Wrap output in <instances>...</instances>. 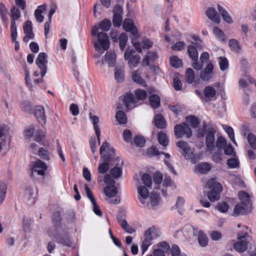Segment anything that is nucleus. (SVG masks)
<instances>
[{
  "label": "nucleus",
  "mask_w": 256,
  "mask_h": 256,
  "mask_svg": "<svg viewBox=\"0 0 256 256\" xmlns=\"http://www.w3.org/2000/svg\"><path fill=\"white\" fill-rule=\"evenodd\" d=\"M98 28L94 27L92 34L93 36L97 37V40L94 42V46L97 51L94 57L99 58L110 47V41L108 34L105 32H98Z\"/></svg>",
  "instance_id": "f257e3e1"
},
{
  "label": "nucleus",
  "mask_w": 256,
  "mask_h": 256,
  "mask_svg": "<svg viewBox=\"0 0 256 256\" xmlns=\"http://www.w3.org/2000/svg\"><path fill=\"white\" fill-rule=\"evenodd\" d=\"M216 129L206 122L202 124V128L198 130V136L204 137L206 134V146L209 151L214 148Z\"/></svg>",
  "instance_id": "f03ea898"
},
{
  "label": "nucleus",
  "mask_w": 256,
  "mask_h": 256,
  "mask_svg": "<svg viewBox=\"0 0 256 256\" xmlns=\"http://www.w3.org/2000/svg\"><path fill=\"white\" fill-rule=\"evenodd\" d=\"M251 231L248 226H243L242 230L238 234V242L233 244L234 249L238 252H244L248 248V243L252 240Z\"/></svg>",
  "instance_id": "7ed1b4c3"
},
{
  "label": "nucleus",
  "mask_w": 256,
  "mask_h": 256,
  "mask_svg": "<svg viewBox=\"0 0 256 256\" xmlns=\"http://www.w3.org/2000/svg\"><path fill=\"white\" fill-rule=\"evenodd\" d=\"M136 98L132 94H126L122 99L128 109L134 108L138 100H144L146 98V92L144 90H137L135 92Z\"/></svg>",
  "instance_id": "20e7f679"
},
{
  "label": "nucleus",
  "mask_w": 256,
  "mask_h": 256,
  "mask_svg": "<svg viewBox=\"0 0 256 256\" xmlns=\"http://www.w3.org/2000/svg\"><path fill=\"white\" fill-rule=\"evenodd\" d=\"M206 186L212 190L208 194V198L211 202L218 200L220 198V193L222 191L221 184L216 181L214 178L210 179L206 184Z\"/></svg>",
  "instance_id": "39448f33"
},
{
  "label": "nucleus",
  "mask_w": 256,
  "mask_h": 256,
  "mask_svg": "<svg viewBox=\"0 0 256 256\" xmlns=\"http://www.w3.org/2000/svg\"><path fill=\"white\" fill-rule=\"evenodd\" d=\"M48 233L50 236L51 235L54 236L58 242L68 246H71L72 242L65 228H56V232L52 233V230H50L48 232Z\"/></svg>",
  "instance_id": "423d86ee"
},
{
  "label": "nucleus",
  "mask_w": 256,
  "mask_h": 256,
  "mask_svg": "<svg viewBox=\"0 0 256 256\" xmlns=\"http://www.w3.org/2000/svg\"><path fill=\"white\" fill-rule=\"evenodd\" d=\"M31 172L30 176H34L35 173L40 176H44L45 172L47 170V166L45 162L38 159L35 162H32L30 164Z\"/></svg>",
  "instance_id": "0eeeda50"
},
{
  "label": "nucleus",
  "mask_w": 256,
  "mask_h": 256,
  "mask_svg": "<svg viewBox=\"0 0 256 256\" xmlns=\"http://www.w3.org/2000/svg\"><path fill=\"white\" fill-rule=\"evenodd\" d=\"M174 133L178 138L184 136H186L187 138H190L192 135V130L186 122L176 125L174 128Z\"/></svg>",
  "instance_id": "6e6552de"
},
{
  "label": "nucleus",
  "mask_w": 256,
  "mask_h": 256,
  "mask_svg": "<svg viewBox=\"0 0 256 256\" xmlns=\"http://www.w3.org/2000/svg\"><path fill=\"white\" fill-rule=\"evenodd\" d=\"M100 154L103 160L109 161L112 156L115 154V150L114 148H110L108 143L105 142L100 148Z\"/></svg>",
  "instance_id": "1a4fd4ad"
},
{
  "label": "nucleus",
  "mask_w": 256,
  "mask_h": 256,
  "mask_svg": "<svg viewBox=\"0 0 256 256\" xmlns=\"http://www.w3.org/2000/svg\"><path fill=\"white\" fill-rule=\"evenodd\" d=\"M47 55L44 52H40L38 54L36 60V63L40 70V75L43 78L47 71Z\"/></svg>",
  "instance_id": "9d476101"
},
{
  "label": "nucleus",
  "mask_w": 256,
  "mask_h": 256,
  "mask_svg": "<svg viewBox=\"0 0 256 256\" xmlns=\"http://www.w3.org/2000/svg\"><path fill=\"white\" fill-rule=\"evenodd\" d=\"M204 96L202 97V101L203 102H208L214 100L216 98V91L212 86H207L203 90Z\"/></svg>",
  "instance_id": "9b49d317"
},
{
  "label": "nucleus",
  "mask_w": 256,
  "mask_h": 256,
  "mask_svg": "<svg viewBox=\"0 0 256 256\" xmlns=\"http://www.w3.org/2000/svg\"><path fill=\"white\" fill-rule=\"evenodd\" d=\"M34 114L40 124L44 125L46 124V118L44 108L43 106H36L34 110Z\"/></svg>",
  "instance_id": "f8f14e48"
},
{
  "label": "nucleus",
  "mask_w": 256,
  "mask_h": 256,
  "mask_svg": "<svg viewBox=\"0 0 256 256\" xmlns=\"http://www.w3.org/2000/svg\"><path fill=\"white\" fill-rule=\"evenodd\" d=\"M23 28L25 34V36L23 38V41L25 42H27L29 39H33L34 36L32 30V22L30 20L26 22L24 24Z\"/></svg>",
  "instance_id": "ddd939ff"
},
{
  "label": "nucleus",
  "mask_w": 256,
  "mask_h": 256,
  "mask_svg": "<svg viewBox=\"0 0 256 256\" xmlns=\"http://www.w3.org/2000/svg\"><path fill=\"white\" fill-rule=\"evenodd\" d=\"M122 26L125 30L129 32L134 36H138V30L134 24L132 20L127 18L124 20L122 24Z\"/></svg>",
  "instance_id": "4468645a"
},
{
  "label": "nucleus",
  "mask_w": 256,
  "mask_h": 256,
  "mask_svg": "<svg viewBox=\"0 0 256 256\" xmlns=\"http://www.w3.org/2000/svg\"><path fill=\"white\" fill-rule=\"evenodd\" d=\"M252 209V208L248 207L240 202L235 206L232 215L236 216L240 215L246 214L250 212Z\"/></svg>",
  "instance_id": "2eb2a0df"
},
{
  "label": "nucleus",
  "mask_w": 256,
  "mask_h": 256,
  "mask_svg": "<svg viewBox=\"0 0 256 256\" xmlns=\"http://www.w3.org/2000/svg\"><path fill=\"white\" fill-rule=\"evenodd\" d=\"M138 192L140 197L138 198L140 202L144 205V206H149L148 203H146L145 200L147 199L149 196V192L146 188L143 186H140L137 188Z\"/></svg>",
  "instance_id": "dca6fc26"
},
{
  "label": "nucleus",
  "mask_w": 256,
  "mask_h": 256,
  "mask_svg": "<svg viewBox=\"0 0 256 256\" xmlns=\"http://www.w3.org/2000/svg\"><path fill=\"white\" fill-rule=\"evenodd\" d=\"M152 229L151 228H148L144 233V240L143 241L142 245V254L147 250L148 247L150 245V242L152 240Z\"/></svg>",
  "instance_id": "f3484780"
},
{
  "label": "nucleus",
  "mask_w": 256,
  "mask_h": 256,
  "mask_svg": "<svg viewBox=\"0 0 256 256\" xmlns=\"http://www.w3.org/2000/svg\"><path fill=\"white\" fill-rule=\"evenodd\" d=\"M213 64L212 63H208L204 71L200 74V78L203 80H209L213 76Z\"/></svg>",
  "instance_id": "a211bd4d"
},
{
  "label": "nucleus",
  "mask_w": 256,
  "mask_h": 256,
  "mask_svg": "<svg viewBox=\"0 0 256 256\" xmlns=\"http://www.w3.org/2000/svg\"><path fill=\"white\" fill-rule=\"evenodd\" d=\"M206 14L214 22L217 24L220 23V18L214 8H208L206 12Z\"/></svg>",
  "instance_id": "6ab92c4d"
},
{
  "label": "nucleus",
  "mask_w": 256,
  "mask_h": 256,
  "mask_svg": "<svg viewBox=\"0 0 256 256\" xmlns=\"http://www.w3.org/2000/svg\"><path fill=\"white\" fill-rule=\"evenodd\" d=\"M90 120L92 121L94 128L98 139V144H100V128L98 126V122H99V118L96 116L92 115L91 113L90 114Z\"/></svg>",
  "instance_id": "aec40b11"
},
{
  "label": "nucleus",
  "mask_w": 256,
  "mask_h": 256,
  "mask_svg": "<svg viewBox=\"0 0 256 256\" xmlns=\"http://www.w3.org/2000/svg\"><path fill=\"white\" fill-rule=\"evenodd\" d=\"M238 197L240 203L252 208V200L248 193L245 191H240L238 192Z\"/></svg>",
  "instance_id": "412c9836"
},
{
  "label": "nucleus",
  "mask_w": 256,
  "mask_h": 256,
  "mask_svg": "<svg viewBox=\"0 0 256 256\" xmlns=\"http://www.w3.org/2000/svg\"><path fill=\"white\" fill-rule=\"evenodd\" d=\"M176 146L183 151L182 154L185 157H189L192 154V150L186 142L179 141L176 143Z\"/></svg>",
  "instance_id": "4be33fe9"
},
{
  "label": "nucleus",
  "mask_w": 256,
  "mask_h": 256,
  "mask_svg": "<svg viewBox=\"0 0 256 256\" xmlns=\"http://www.w3.org/2000/svg\"><path fill=\"white\" fill-rule=\"evenodd\" d=\"M52 221L54 224V228H50L49 231L52 230V233L56 232V228H64L60 225V214L59 212H56L54 214Z\"/></svg>",
  "instance_id": "5701e85b"
},
{
  "label": "nucleus",
  "mask_w": 256,
  "mask_h": 256,
  "mask_svg": "<svg viewBox=\"0 0 256 256\" xmlns=\"http://www.w3.org/2000/svg\"><path fill=\"white\" fill-rule=\"evenodd\" d=\"M124 66H117L114 70V78L118 82H122L124 80Z\"/></svg>",
  "instance_id": "b1692460"
},
{
  "label": "nucleus",
  "mask_w": 256,
  "mask_h": 256,
  "mask_svg": "<svg viewBox=\"0 0 256 256\" xmlns=\"http://www.w3.org/2000/svg\"><path fill=\"white\" fill-rule=\"evenodd\" d=\"M104 62H107L109 66L113 67L116 62V54L114 52H109L105 55Z\"/></svg>",
  "instance_id": "393cba45"
},
{
  "label": "nucleus",
  "mask_w": 256,
  "mask_h": 256,
  "mask_svg": "<svg viewBox=\"0 0 256 256\" xmlns=\"http://www.w3.org/2000/svg\"><path fill=\"white\" fill-rule=\"evenodd\" d=\"M195 168L200 173L205 174L211 170L212 166L210 164L204 162L196 166Z\"/></svg>",
  "instance_id": "a878e982"
},
{
  "label": "nucleus",
  "mask_w": 256,
  "mask_h": 256,
  "mask_svg": "<svg viewBox=\"0 0 256 256\" xmlns=\"http://www.w3.org/2000/svg\"><path fill=\"white\" fill-rule=\"evenodd\" d=\"M140 74H141V72L140 69H138L136 70H134V71L132 72V79L134 82H136L142 86H146V82L144 81V80H143L141 78Z\"/></svg>",
  "instance_id": "bb28decb"
},
{
  "label": "nucleus",
  "mask_w": 256,
  "mask_h": 256,
  "mask_svg": "<svg viewBox=\"0 0 256 256\" xmlns=\"http://www.w3.org/2000/svg\"><path fill=\"white\" fill-rule=\"evenodd\" d=\"M112 26L111 22L107 19L105 18L104 20H102V22H100L98 26H94L92 27V29L95 27L97 26L98 28V32H99V30H102L104 32H107L108 31Z\"/></svg>",
  "instance_id": "cd10ccee"
},
{
  "label": "nucleus",
  "mask_w": 256,
  "mask_h": 256,
  "mask_svg": "<svg viewBox=\"0 0 256 256\" xmlns=\"http://www.w3.org/2000/svg\"><path fill=\"white\" fill-rule=\"evenodd\" d=\"M46 8V4H42L38 6V8L35 10L34 16L36 20L38 22H43L44 17L42 15V12L45 11Z\"/></svg>",
  "instance_id": "c85d7f7f"
},
{
  "label": "nucleus",
  "mask_w": 256,
  "mask_h": 256,
  "mask_svg": "<svg viewBox=\"0 0 256 256\" xmlns=\"http://www.w3.org/2000/svg\"><path fill=\"white\" fill-rule=\"evenodd\" d=\"M10 17L11 20V23H16V21L18 20L21 14L20 10L16 6H13L10 10Z\"/></svg>",
  "instance_id": "c756f323"
},
{
  "label": "nucleus",
  "mask_w": 256,
  "mask_h": 256,
  "mask_svg": "<svg viewBox=\"0 0 256 256\" xmlns=\"http://www.w3.org/2000/svg\"><path fill=\"white\" fill-rule=\"evenodd\" d=\"M194 44H191L188 46V53L189 56L192 60H198V52L194 46Z\"/></svg>",
  "instance_id": "7c9ffc66"
},
{
  "label": "nucleus",
  "mask_w": 256,
  "mask_h": 256,
  "mask_svg": "<svg viewBox=\"0 0 256 256\" xmlns=\"http://www.w3.org/2000/svg\"><path fill=\"white\" fill-rule=\"evenodd\" d=\"M34 189L27 188L24 194L25 198L28 200L29 205H32L35 202V197L34 196Z\"/></svg>",
  "instance_id": "2f4dec72"
},
{
  "label": "nucleus",
  "mask_w": 256,
  "mask_h": 256,
  "mask_svg": "<svg viewBox=\"0 0 256 256\" xmlns=\"http://www.w3.org/2000/svg\"><path fill=\"white\" fill-rule=\"evenodd\" d=\"M218 10L224 21L228 24L232 23V17L224 8L218 5Z\"/></svg>",
  "instance_id": "473e14b6"
},
{
  "label": "nucleus",
  "mask_w": 256,
  "mask_h": 256,
  "mask_svg": "<svg viewBox=\"0 0 256 256\" xmlns=\"http://www.w3.org/2000/svg\"><path fill=\"white\" fill-rule=\"evenodd\" d=\"M104 194L110 198L115 196L118 194V190L114 186H106L104 189Z\"/></svg>",
  "instance_id": "72a5a7b5"
},
{
  "label": "nucleus",
  "mask_w": 256,
  "mask_h": 256,
  "mask_svg": "<svg viewBox=\"0 0 256 256\" xmlns=\"http://www.w3.org/2000/svg\"><path fill=\"white\" fill-rule=\"evenodd\" d=\"M154 124L158 128H164L166 126V122L161 114H157L154 118Z\"/></svg>",
  "instance_id": "f704fd0d"
},
{
  "label": "nucleus",
  "mask_w": 256,
  "mask_h": 256,
  "mask_svg": "<svg viewBox=\"0 0 256 256\" xmlns=\"http://www.w3.org/2000/svg\"><path fill=\"white\" fill-rule=\"evenodd\" d=\"M158 58V54L156 52H148L143 59V62L146 66H149L150 62L154 61Z\"/></svg>",
  "instance_id": "c9c22d12"
},
{
  "label": "nucleus",
  "mask_w": 256,
  "mask_h": 256,
  "mask_svg": "<svg viewBox=\"0 0 256 256\" xmlns=\"http://www.w3.org/2000/svg\"><path fill=\"white\" fill-rule=\"evenodd\" d=\"M198 242L200 245L202 247L206 246L208 244V238L202 230L198 231Z\"/></svg>",
  "instance_id": "e433bc0d"
},
{
  "label": "nucleus",
  "mask_w": 256,
  "mask_h": 256,
  "mask_svg": "<svg viewBox=\"0 0 256 256\" xmlns=\"http://www.w3.org/2000/svg\"><path fill=\"white\" fill-rule=\"evenodd\" d=\"M160 98L157 94H152L149 97V102L154 108H157L160 105Z\"/></svg>",
  "instance_id": "4c0bfd02"
},
{
  "label": "nucleus",
  "mask_w": 256,
  "mask_h": 256,
  "mask_svg": "<svg viewBox=\"0 0 256 256\" xmlns=\"http://www.w3.org/2000/svg\"><path fill=\"white\" fill-rule=\"evenodd\" d=\"M140 56L139 55L132 56L129 58L128 64L131 68H134L137 66L139 63Z\"/></svg>",
  "instance_id": "58836bf2"
},
{
  "label": "nucleus",
  "mask_w": 256,
  "mask_h": 256,
  "mask_svg": "<svg viewBox=\"0 0 256 256\" xmlns=\"http://www.w3.org/2000/svg\"><path fill=\"white\" fill-rule=\"evenodd\" d=\"M116 164V166L120 165L118 164ZM110 174L113 178L116 179L121 176L122 174V169L118 166H114L110 170Z\"/></svg>",
  "instance_id": "ea45409f"
},
{
  "label": "nucleus",
  "mask_w": 256,
  "mask_h": 256,
  "mask_svg": "<svg viewBox=\"0 0 256 256\" xmlns=\"http://www.w3.org/2000/svg\"><path fill=\"white\" fill-rule=\"evenodd\" d=\"M7 190L6 184L2 181H0V204H2L6 197Z\"/></svg>",
  "instance_id": "a19ab883"
},
{
  "label": "nucleus",
  "mask_w": 256,
  "mask_h": 256,
  "mask_svg": "<svg viewBox=\"0 0 256 256\" xmlns=\"http://www.w3.org/2000/svg\"><path fill=\"white\" fill-rule=\"evenodd\" d=\"M116 118L120 124H124L126 122V116L124 112L122 110H119L116 113Z\"/></svg>",
  "instance_id": "79ce46f5"
},
{
  "label": "nucleus",
  "mask_w": 256,
  "mask_h": 256,
  "mask_svg": "<svg viewBox=\"0 0 256 256\" xmlns=\"http://www.w3.org/2000/svg\"><path fill=\"white\" fill-rule=\"evenodd\" d=\"M32 223V220L30 218L26 216L23 217L22 220V228L25 232H29L30 229V226Z\"/></svg>",
  "instance_id": "37998d69"
},
{
  "label": "nucleus",
  "mask_w": 256,
  "mask_h": 256,
  "mask_svg": "<svg viewBox=\"0 0 256 256\" xmlns=\"http://www.w3.org/2000/svg\"><path fill=\"white\" fill-rule=\"evenodd\" d=\"M248 143L252 148L256 150V136L252 133H248L247 136Z\"/></svg>",
  "instance_id": "c03bdc74"
},
{
  "label": "nucleus",
  "mask_w": 256,
  "mask_h": 256,
  "mask_svg": "<svg viewBox=\"0 0 256 256\" xmlns=\"http://www.w3.org/2000/svg\"><path fill=\"white\" fill-rule=\"evenodd\" d=\"M223 127L226 132L228 134L230 139L236 146H237V144L234 139V132L232 128L228 126H224Z\"/></svg>",
  "instance_id": "a18cd8bd"
},
{
  "label": "nucleus",
  "mask_w": 256,
  "mask_h": 256,
  "mask_svg": "<svg viewBox=\"0 0 256 256\" xmlns=\"http://www.w3.org/2000/svg\"><path fill=\"white\" fill-rule=\"evenodd\" d=\"M158 142L162 146H166L168 144V140L166 135L163 132H160L158 136Z\"/></svg>",
  "instance_id": "49530a36"
},
{
  "label": "nucleus",
  "mask_w": 256,
  "mask_h": 256,
  "mask_svg": "<svg viewBox=\"0 0 256 256\" xmlns=\"http://www.w3.org/2000/svg\"><path fill=\"white\" fill-rule=\"evenodd\" d=\"M219 65L221 70L224 71L228 67V61L225 57L219 58Z\"/></svg>",
  "instance_id": "de8ad7c7"
},
{
  "label": "nucleus",
  "mask_w": 256,
  "mask_h": 256,
  "mask_svg": "<svg viewBox=\"0 0 256 256\" xmlns=\"http://www.w3.org/2000/svg\"><path fill=\"white\" fill-rule=\"evenodd\" d=\"M160 196L158 194L155 192H152L150 195V205L152 206H155L159 204Z\"/></svg>",
  "instance_id": "09e8293b"
},
{
  "label": "nucleus",
  "mask_w": 256,
  "mask_h": 256,
  "mask_svg": "<svg viewBox=\"0 0 256 256\" xmlns=\"http://www.w3.org/2000/svg\"><path fill=\"white\" fill-rule=\"evenodd\" d=\"M170 64L173 67L178 68L182 66V60L176 56H172L170 58Z\"/></svg>",
  "instance_id": "8fccbe9b"
},
{
  "label": "nucleus",
  "mask_w": 256,
  "mask_h": 256,
  "mask_svg": "<svg viewBox=\"0 0 256 256\" xmlns=\"http://www.w3.org/2000/svg\"><path fill=\"white\" fill-rule=\"evenodd\" d=\"M142 180L144 184L147 188L151 187L152 184V180L151 176L147 174H144L142 177Z\"/></svg>",
  "instance_id": "3c124183"
},
{
  "label": "nucleus",
  "mask_w": 256,
  "mask_h": 256,
  "mask_svg": "<svg viewBox=\"0 0 256 256\" xmlns=\"http://www.w3.org/2000/svg\"><path fill=\"white\" fill-rule=\"evenodd\" d=\"M186 120L194 128H197L199 125L198 119L194 116H188L186 117Z\"/></svg>",
  "instance_id": "603ef678"
},
{
  "label": "nucleus",
  "mask_w": 256,
  "mask_h": 256,
  "mask_svg": "<svg viewBox=\"0 0 256 256\" xmlns=\"http://www.w3.org/2000/svg\"><path fill=\"white\" fill-rule=\"evenodd\" d=\"M128 40V36L125 33H122L119 38L120 48L122 50L124 48Z\"/></svg>",
  "instance_id": "864d4df0"
},
{
  "label": "nucleus",
  "mask_w": 256,
  "mask_h": 256,
  "mask_svg": "<svg viewBox=\"0 0 256 256\" xmlns=\"http://www.w3.org/2000/svg\"><path fill=\"white\" fill-rule=\"evenodd\" d=\"M224 154L228 156H234L235 152L234 147L230 144H226L223 148Z\"/></svg>",
  "instance_id": "5fc2aeb1"
},
{
  "label": "nucleus",
  "mask_w": 256,
  "mask_h": 256,
  "mask_svg": "<svg viewBox=\"0 0 256 256\" xmlns=\"http://www.w3.org/2000/svg\"><path fill=\"white\" fill-rule=\"evenodd\" d=\"M8 10L6 8L5 5L2 4H0V14L2 18V20L4 23H6V20L5 16L6 14H8Z\"/></svg>",
  "instance_id": "6e6d98bb"
},
{
  "label": "nucleus",
  "mask_w": 256,
  "mask_h": 256,
  "mask_svg": "<svg viewBox=\"0 0 256 256\" xmlns=\"http://www.w3.org/2000/svg\"><path fill=\"white\" fill-rule=\"evenodd\" d=\"M186 82L189 84L192 83L194 78V70L190 68H188L186 70Z\"/></svg>",
  "instance_id": "4d7b16f0"
},
{
  "label": "nucleus",
  "mask_w": 256,
  "mask_h": 256,
  "mask_svg": "<svg viewBox=\"0 0 256 256\" xmlns=\"http://www.w3.org/2000/svg\"><path fill=\"white\" fill-rule=\"evenodd\" d=\"M38 154L42 159L46 160H48L50 159L48 152L44 148H40Z\"/></svg>",
  "instance_id": "13d9d810"
},
{
  "label": "nucleus",
  "mask_w": 256,
  "mask_h": 256,
  "mask_svg": "<svg viewBox=\"0 0 256 256\" xmlns=\"http://www.w3.org/2000/svg\"><path fill=\"white\" fill-rule=\"evenodd\" d=\"M108 161H105V162H102L98 167V172L102 174L106 173L109 169V164L107 162Z\"/></svg>",
  "instance_id": "bf43d9fd"
},
{
  "label": "nucleus",
  "mask_w": 256,
  "mask_h": 256,
  "mask_svg": "<svg viewBox=\"0 0 256 256\" xmlns=\"http://www.w3.org/2000/svg\"><path fill=\"white\" fill-rule=\"evenodd\" d=\"M145 139L142 136H136L134 138V144L139 147H142L145 144Z\"/></svg>",
  "instance_id": "052dcab7"
},
{
  "label": "nucleus",
  "mask_w": 256,
  "mask_h": 256,
  "mask_svg": "<svg viewBox=\"0 0 256 256\" xmlns=\"http://www.w3.org/2000/svg\"><path fill=\"white\" fill-rule=\"evenodd\" d=\"M217 208L218 211L222 212H226L229 209V206L226 202L218 203L217 205Z\"/></svg>",
  "instance_id": "680f3d73"
},
{
  "label": "nucleus",
  "mask_w": 256,
  "mask_h": 256,
  "mask_svg": "<svg viewBox=\"0 0 256 256\" xmlns=\"http://www.w3.org/2000/svg\"><path fill=\"white\" fill-rule=\"evenodd\" d=\"M229 46L235 52H238L240 50L238 42L236 40H230L229 41Z\"/></svg>",
  "instance_id": "e2e57ef3"
},
{
  "label": "nucleus",
  "mask_w": 256,
  "mask_h": 256,
  "mask_svg": "<svg viewBox=\"0 0 256 256\" xmlns=\"http://www.w3.org/2000/svg\"><path fill=\"white\" fill-rule=\"evenodd\" d=\"M226 144V140L222 136L218 138L216 141V146L219 150L223 148Z\"/></svg>",
  "instance_id": "0e129e2a"
},
{
  "label": "nucleus",
  "mask_w": 256,
  "mask_h": 256,
  "mask_svg": "<svg viewBox=\"0 0 256 256\" xmlns=\"http://www.w3.org/2000/svg\"><path fill=\"white\" fill-rule=\"evenodd\" d=\"M10 34L12 40L15 41L17 37V30L16 24L14 22L13 23H11L10 25Z\"/></svg>",
  "instance_id": "69168bd1"
},
{
  "label": "nucleus",
  "mask_w": 256,
  "mask_h": 256,
  "mask_svg": "<svg viewBox=\"0 0 256 256\" xmlns=\"http://www.w3.org/2000/svg\"><path fill=\"white\" fill-rule=\"evenodd\" d=\"M32 105L28 101H24L21 103V108L22 110L26 112H30L32 110Z\"/></svg>",
  "instance_id": "338daca9"
},
{
  "label": "nucleus",
  "mask_w": 256,
  "mask_h": 256,
  "mask_svg": "<svg viewBox=\"0 0 256 256\" xmlns=\"http://www.w3.org/2000/svg\"><path fill=\"white\" fill-rule=\"evenodd\" d=\"M227 164L230 168H236L238 166V162L235 158H231L227 160Z\"/></svg>",
  "instance_id": "774afa93"
}]
</instances>
